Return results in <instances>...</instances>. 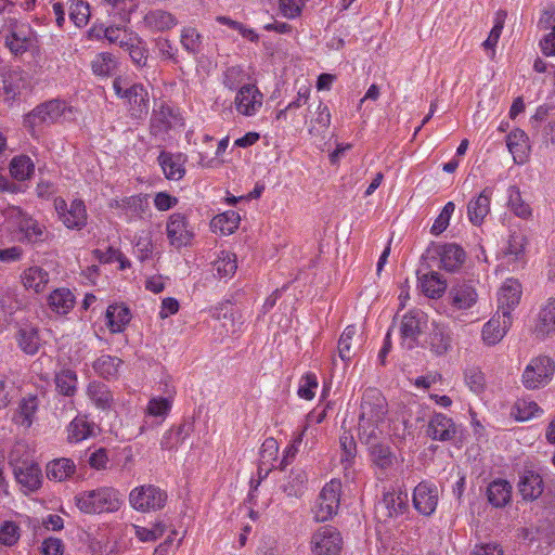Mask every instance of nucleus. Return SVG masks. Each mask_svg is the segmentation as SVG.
I'll list each match as a JSON object with an SVG mask.
<instances>
[{
  "label": "nucleus",
  "mask_w": 555,
  "mask_h": 555,
  "mask_svg": "<svg viewBox=\"0 0 555 555\" xmlns=\"http://www.w3.org/2000/svg\"><path fill=\"white\" fill-rule=\"evenodd\" d=\"M263 102V94L255 85L246 83L243 85L234 99L235 109L238 114L244 116L256 115Z\"/></svg>",
  "instance_id": "9d476101"
},
{
  "label": "nucleus",
  "mask_w": 555,
  "mask_h": 555,
  "mask_svg": "<svg viewBox=\"0 0 555 555\" xmlns=\"http://www.w3.org/2000/svg\"><path fill=\"white\" fill-rule=\"evenodd\" d=\"M54 207L59 219L69 230H81L87 224L88 214L81 199H74L68 205L65 199L59 197L54 201Z\"/></svg>",
  "instance_id": "6e6552de"
},
{
  "label": "nucleus",
  "mask_w": 555,
  "mask_h": 555,
  "mask_svg": "<svg viewBox=\"0 0 555 555\" xmlns=\"http://www.w3.org/2000/svg\"><path fill=\"white\" fill-rule=\"evenodd\" d=\"M142 24L151 33H165L178 25V18L163 9H153L145 13Z\"/></svg>",
  "instance_id": "f3484780"
},
{
  "label": "nucleus",
  "mask_w": 555,
  "mask_h": 555,
  "mask_svg": "<svg viewBox=\"0 0 555 555\" xmlns=\"http://www.w3.org/2000/svg\"><path fill=\"white\" fill-rule=\"evenodd\" d=\"M69 17L77 27H83L90 18V8L87 2L73 0L69 7Z\"/></svg>",
  "instance_id": "4d7b16f0"
},
{
  "label": "nucleus",
  "mask_w": 555,
  "mask_h": 555,
  "mask_svg": "<svg viewBox=\"0 0 555 555\" xmlns=\"http://www.w3.org/2000/svg\"><path fill=\"white\" fill-rule=\"evenodd\" d=\"M55 387L56 390L67 397H72L75 395L77 390V374L69 370L63 369L59 373L55 374Z\"/></svg>",
  "instance_id": "de8ad7c7"
},
{
  "label": "nucleus",
  "mask_w": 555,
  "mask_h": 555,
  "mask_svg": "<svg viewBox=\"0 0 555 555\" xmlns=\"http://www.w3.org/2000/svg\"><path fill=\"white\" fill-rule=\"evenodd\" d=\"M120 48L129 53L131 61L139 67H143L147 63L149 50L145 42L134 36H129L127 39L120 40Z\"/></svg>",
  "instance_id": "473e14b6"
},
{
  "label": "nucleus",
  "mask_w": 555,
  "mask_h": 555,
  "mask_svg": "<svg viewBox=\"0 0 555 555\" xmlns=\"http://www.w3.org/2000/svg\"><path fill=\"white\" fill-rule=\"evenodd\" d=\"M339 444L343 451L341 461L351 462L357 454V444L350 431L345 430L339 437Z\"/></svg>",
  "instance_id": "69168bd1"
},
{
  "label": "nucleus",
  "mask_w": 555,
  "mask_h": 555,
  "mask_svg": "<svg viewBox=\"0 0 555 555\" xmlns=\"http://www.w3.org/2000/svg\"><path fill=\"white\" fill-rule=\"evenodd\" d=\"M341 546V534L332 526H322L312 534L311 550L314 555H338Z\"/></svg>",
  "instance_id": "1a4fd4ad"
},
{
  "label": "nucleus",
  "mask_w": 555,
  "mask_h": 555,
  "mask_svg": "<svg viewBox=\"0 0 555 555\" xmlns=\"http://www.w3.org/2000/svg\"><path fill=\"white\" fill-rule=\"evenodd\" d=\"M437 254L440 257L441 268L449 272L457 271L466 258L464 249L454 243L438 246Z\"/></svg>",
  "instance_id": "393cba45"
},
{
  "label": "nucleus",
  "mask_w": 555,
  "mask_h": 555,
  "mask_svg": "<svg viewBox=\"0 0 555 555\" xmlns=\"http://www.w3.org/2000/svg\"><path fill=\"white\" fill-rule=\"evenodd\" d=\"M543 489L542 477L531 469H525L518 482V490L522 499L533 501L542 494Z\"/></svg>",
  "instance_id": "cd10ccee"
},
{
  "label": "nucleus",
  "mask_w": 555,
  "mask_h": 555,
  "mask_svg": "<svg viewBox=\"0 0 555 555\" xmlns=\"http://www.w3.org/2000/svg\"><path fill=\"white\" fill-rule=\"evenodd\" d=\"M456 434V426L452 418L442 413H436L431 416L427 435L438 441H449L454 438Z\"/></svg>",
  "instance_id": "412c9836"
},
{
  "label": "nucleus",
  "mask_w": 555,
  "mask_h": 555,
  "mask_svg": "<svg viewBox=\"0 0 555 555\" xmlns=\"http://www.w3.org/2000/svg\"><path fill=\"white\" fill-rule=\"evenodd\" d=\"M167 499V492L154 485L135 487L129 493L131 507L142 513L162 509L166 505Z\"/></svg>",
  "instance_id": "423d86ee"
},
{
  "label": "nucleus",
  "mask_w": 555,
  "mask_h": 555,
  "mask_svg": "<svg viewBox=\"0 0 555 555\" xmlns=\"http://www.w3.org/2000/svg\"><path fill=\"white\" fill-rule=\"evenodd\" d=\"M172 111L168 106H162L153 113L151 127L155 134L167 132L171 127Z\"/></svg>",
  "instance_id": "5fc2aeb1"
},
{
  "label": "nucleus",
  "mask_w": 555,
  "mask_h": 555,
  "mask_svg": "<svg viewBox=\"0 0 555 555\" xmlns=\"http://www.w3.org/2000/svg\"><path fill=\"white\" fill-rule=\"evenodd\" d=\"M318 388V380L314 374H306L298 388V396L306 400H311L314 397L315 389Z\"/></svg>",
  "instance_id": "774afa93"
},
{
  "label": "nucleus",
  "mask_w": 555,
  "mask_h": 555,
  "mask_svg": "<svg viewBox=\"0 0 555 555\" xmlns=\"http://www.w3.org/2000/svg\"><path fill=\"white\" fill-rule=\"evenodd\" d=\"M47 304L49 309L55 314L66 315L75 307L76 297L70 289L60 287L49 294Z\"/></svg>",
  "instance_id": "bb28decb"
},
{
  "label": "nucleus",
  "mask_w": 555,
  "mask_h": 555,
  "mask_svg": "<svg viewBox=\"0 0 555 555\" xmlns=\"http://www.w3.org/2000/svg\"><path fill=\"white\" fill-rule=\"evenodd\" d=\"M192 431V424L182 423L177 427H172L167 430L160 440V447L163 450H173L179 444L183 443L184 440L190 436Z\"/></svg>",
  "instance_id": "ea45409f"
},
{
  "label": "nucleus",
  "mask_w": 555,
  "mask_h": 555,
  "mask_svg": "<svg viewBox=\"0 0 555 555\" xmlns=\"http://www.w3.org/2000/svg\"><path fill=\"white\" fill-rule=\"evenodd\" d=\"M421 287L424 294L430 298H439L446 291L447 283L441 280L439 273L429 272L420 278Z\"/></svg>",
  "instance_id": "49530a36"
},
{
  "label": "nucleus",
  "mask_w": 555,
  "mask_h": 555,
  "mask_svg": "<svg viewBox=\"0 0 555 555\" xmlns=\"http://www.w3.org/2000/svg\"><path fill=\"white\" fill-rule=\"evenodd\" d=\"M240 215L236 211L229 210L220 214L211 220V227L215 230H219L222 234H232L240 224Z\"/></svg>",
  "instance_id": "3c124183"
},
{
  "label": "nucleus",
  "mask_w": 555,
  "mask_h": 555,
  "mask_svg": "<svg viewBox=\"0 0 555 555\" xmlns=\"http://www.w3.org/2000/svg\"><path fill=\"white\" fill-rule=\"evenodd\" d=\"M14 475L17 482L28 491H36L42 482V474L38 464L23 462L14 467Z\"/></svg>",
  "instance_id": "4be33fe9"
},
{
  "label": "nucleus",
  "mask_w": 555,
  "mask_h": 555,
  "mask_svg": "<svg viewBox=\"0 0 555 555\" xmlns=\"http://www.w3.org/2000/svg\"><path fill=\"white\" fill-rule=\"evenodd\" d=\"M245 77V72L241 66H231L223 73V85L230 90L240 89Z\"/></svg>",
  "instance_id": "680f3d73"
},
{
  "label": "nucleus",
  "mask_w": 555,
  "mask_h": 555,
  "mask_svg": "<svg viewBox=\"0 0 555 555\" xmlns=\"http://www.w3.org/2000/svg\"><path fill=\"white\" fill-rule=\"evenodd\" d=\"M76 472L73 460L67 457L55 459L47 464L46 474L50 480L64 481Z\"/></svg>",
  "instance_id": "72a5a7b5"
},
{
  "label": "nucleus",
  "mask_w": 555,
  "mask_h": 555,
  "mask_svg": "<svg viewBox=\"0 0 555 555\" xmlns=\"http://www.w3.org/2000/svg\"><path fill=\"white\" fill-rule=\"evenodd\" d=\"M506 144L515 163L524 164L527 160L530 145L528 135L524 130H513L506 138Z\"/></svg>",
  "instance_id": "c85d7f7f"
},
{
  "label": "nucleus",
  "mask_w": 555,
  "mask_h": 555,
  "mask_svg": "<svg viewBox=\"0 0 555 555\" xmlns=\"http://www.w3.org/2000/svg\"><path fill=\"white\" fill-rule=\"evenodd\" d=\"M166 232L170 244L176 248L189 245L193 238L186 217L179 212L169 217Z\"/></svg>",
  "instance_id": "4468645a"
},
{
  "label": "nucleus",
  "mask_w": 555,
  "mask_h": 555,
  "mask_svg": "<svg viewBox=\"0 0 555 555\" xmlns=\"http://www.w3.org/2000/svg\"><path fill=\"white\" fill-rule=\"evenodd\" d=\"M414 507L423 515H431L438 504V489L427 482L418 483L413 492Z\"/></svg>",
  "instance_id": "dca6fc26"
},
{
  "label": "nucleus",
  "mask_w": 555,
  "mask_h": 555,
  "mask_svg": "<svg viewBox=\"0 0 555 555\" xmlns=\"http://www.w3.org/2000/svg\"><path fill=\"white\" fill-rule=\"evenodd\" d=\"M72 112V107L65 101L59 99L46 101L25 115L24 126L34 134L36 128L56 124Z\"/></svg>",
  "instance_id": "20e7f679"
},
{
  "label": "nucleus",
  "mask_w": 555,
  "mask_h": 555,
  "mask_svg": "<svg viewBox=\"0 0 555 555\" xmlns=\"http://www.w3.org/2000/svg\"><path fill=\"white\" fill-rule=\"evenodd\" d=\"M87 393L92 402L102 410L109 409L113 402V395L105 384L92 382L89 384Z\"/></svg>",
  "instance_id": "a18cd8bd"
},
{
  "label": "nucleus",
  "mask_w": 555,
  "mask_h": 555,
  "mask_svg": "<svg viewBox=\"0 0 555 555\" xmlns=\"http://www.w3.org/2000/svg\"><path fill=\"white\" fill-rule=\"evenodd\" d=\"M18 347L27 354H36L40 348L38 328L31 325L20 327L16 334Z\"/></svg>",
  "instance_id": "f704fd0d"
},
{
  "label": "nucleus",
  "mask_w": 555,
  "mask_h": 555,
  "mask_svg": "<svg viewBox=\"0 0 555 555\" xmlns=\"http://www.w3.org/2000/svg\"><path fill=\"white\" fill-rule=\"evenodd\" d=\"M135 537L141 542H153L159 539L166 530V526L163 522H156L152 528H145L138 525H132Z\"/></svg>",
  "instance_id": "13d9d810"
},
{
  "label": "nucleus",
  "mask_w": 555,
  "mask_h": 555,
  "mask_svg": "<svg viewBox=\"0 0 555 555\" xmlns=\"http://www.w3.org/2000/svg\"><path fill=\"white\" fill-rule=\"evenodd\" d=\"M508 207L516 216L522 219L531 216V208L522 201L517 186H511L508 189Z\"/></svg>",
  "instance_id": "6e6d98bb"
},
{
  "label": "nucleus",
  "mask_w": 555,
  "mask_h": 555,
  "mask_svg": "<svg viewBox=\"0 0 555 555\" xmlns=\"http://www.w3.org/2000/svg\"><path fill=\"white\" fill-rule=\"evenodd\" d=\"M492 190L486 188L482 192L467 204V215L474 225H480L490 212Z\"/></svg>",
  "instance_id": "b1692460"
},
{
  "label": "nucleus",
  "mask_w": 555,
  "mask_h": 555,
  "mask_svg": "<svg viewBox=\"0 0 555 555\" xmlns=\"http://www.w3.org/2000/svg\"><path fill=\"white\" fill-rule=\"evenodd\" d=\"M521 286L516 280H507L498 293V309L502 317L511 318V311L519 304Z\"/></svg>",
  "instance_id": "a211bd4d"
},
{
  "label": "nucleus",
  "mask_w": 555,
  "mask_h": 555,
  "mask_svg": "<svg viewBox=\"0 0 555 555\" xmlns=\"http://www.w3.org/2000/svg\"><path fill=\"white\" fill-rule=\"evenodd\" d=\"M118 66L117 59L108 52H102L95 55L91 61V69L95 76L108 77L114 75Z\"/></svg>",
  "instance_id": "37998d69"
},
{
  "label": "nucleus",
  "mask_w": 555,
  "mask_h": 555,
  "mask_svg": "<svg viewBox=\"0 0 555 555\" xmlns=\"http://www.w3.org/2000/svg\"><path fill=\"white\" fill-rule=\"evenodd\" d=\"M555 362L546 356L533 358L525 367L521 383L527 389H539L545 387L553 378Z\"/></svg>",
  "instance_id": "39448f33"
},
{
  "label": "nucleus",
  "mask_w": 555,
  "mask_h": 555,
  "mask_svg": "<svg viewBox=\"0 0 555 555\" xmlns=\"http://www.w3.org/2000/svg\"><path fill=\"white\" fill-rule=\"evenodd\" d=\"M515 408L517 410L516 418L518 421H528L542 413L541 408L534 401L519 400Z\"/></svg>",
  "instance_id": "0e129e2a"
},
{
  "label": "nucleus",
  "mask_w": 555,
  "mask_h": 555,
  "mask_svg": "<svg viewBox=\"0 0 555 555\" xmlns=\"http://www.w3.org/2000/svg\"><path fill=\"white\" fill-rule=\"evenodd\" d=\"M21 537L20 527L11 520H5L0 525V543L5 546H13Z\"/></svg>",
  "instance_id": "bf43d9fd"
},
{
  "label": "nucleus",
  "mask_w": 555,
  "mask_h": 555,
  "mask_svg": "<svg viewBox=\"0 0 555 555\" xmlns=\"http://www.w3.org/2000/svg\"><path fill=\"white\" fill-rule=\"evenodd\" d=\"M380 437L382 436H376L374 440L363 443L369 447L370 455L374 464L386 469L392 465L393 454L387 444L379 442Z\"/></svg>",
  "instance_id": "e433bc0d"
},
{
  "label": "nucleus",
  "mask_w": 555,
  "mask_h": 555,
  "mask_svg": "<svg viewBox=\"0 0 555 555\" xmlns=\"http://www.w3.org/2000/svg\"><path fill=\"white\" fill-rule=\"evenodd\" d=\"M212 267L220 279L230 278L237 269L236 255L231 251L222 250L212 262Z\"/></svg>",
  "instance_id": "09e8293b"
},
{
  "label": "nucleus",
  "mask_w": 555,
  "mask_h": 555,
  "mask_svg": "<svg viewBox=\"0 0 555 555\" xmlns=\"http://www.w3.org/2000/svg\"><path fill=\"white\" fill-rule=\"evenodd\" d=\"M512 325V319L503 317L501 322L499 319L492 318L482 327V339L488 345H495L506 334Z\"/></svg>",
  "instance_id": "2f4dec72"
},
{
  "label": "nucleus",
  "mask_w": 555,
  "mask_h": 555,
  "mask_svg": "<svg viewBox=\"0 0 555 555\" xmlns=\"http://www.w3.org/2000/svg\"><path fill=\"white\" fill-rule=\"evenodd\" d=\"M78 509L85 514L115 513L124 503L121 493L113 487H99L75 496Z\"/></svg>",
  "instance_id": "f03ea898"
},
{
  "label": "nucleus",
  "mask_w": 555,
  "mask_h": 555,
  "mask_svg": "<svg viewBox=\"0 0 555 555\" xmlns=\"http://www.w3.org/2000/svg\"><path fill=\"white\" fill-rule=\"evenodd\" d=\"M95 435V425L90 423L86 416L75 417L67 427V439L69 442H80Z\"/></svg>",
  "instance_id": "c9c22d12"
},
{
  "label": "nucleus",
  "mask_w": 555,
  "mask_h": 555,
  "mask_svg": "<svg viewBox=\"0 0 555 555\" xmlns=\"http://www.w3.org/2000/svg\"><path fill=\"white\" fill-rule=\"evenodd\" d=\"M506 16L507 14L505 11H499L496 13L494 26L492 27L488 38L482 43L485 49H493L496 46L504 27Z\"/></svg>",
  "instance_id": "e2e57ef3"
},
{
  "label": "nucleus",
  "mask_w": 555,
  "mask_h": 555,
  "mask_svg": "<svg viewBox=\"0 0 555 555\" xmlns=\"http://www.w3.org/2000/svg\"><path fill=\"white\" fill-rule=\"evenodd\" d=\"M408 508V493L386 492L375 506V514L379 521L403 514Z\"/></svg>",
  "instance_id": "9b49d317"
},
{
  "label": "nucleus",
  "mask_w": 555,
  "mask_h": 555,
  "mask_svg": "<svg viewBox=\"0 0 555 555\" xmlns=\"http://www.w3.org/2000/svg\"><path fill=\"white\" fill-rule=\"evenodd\" d=\"M38 410L37 396L29 395L22 399L18 410L14 415V422L20 426L29 428L34 422L35 414Z\"/></svg>",
  "instance_id": "4c0bfd02"
},
{
  "label": "nucleus",
  "mask_w": 555,
  "mask_h": 555,
  "mask_svg": "<svg viewBox=\"0 0 555 555\" xmlns=\"http://www.w3.org/2000/svg\"><path fill=\"white\" fill-rule=\"evenodd\" d=\"M427 324V314L420 309H414L405 313L401 321L400 333L404 339H411L413 341L423 332V328Z\"/></svg>",
  "instance_id": "5701e85b"
},
{
  "label": "nucleus",
  "mask_w": 555,
  "mask_h": 555,
  "mask_svg": "<svg viewBox=\"0 0 555 555\" xmlns=\"http://www.w3.org/2000/svg\"><path fill=\"white\" fill-rule=\"evenodd\" d=\"M308 480L307 474L301 468L292 469L286 481L281 486L283 492L291 498H299L304 493Z\"/></svg>",
  "instance_id": "79ce46f5"
},
{
  "label": "nucleus",
  "mask_w": 555,
  "mask_h": 555,
  "mask_svg": "<svg viewBox=\"0 0 555 555\" xmlns=\"http://www.w3.org/2000/svg\"><path fill=\"white\" fill-rule=\"evenodd\" d=\"M357 328L354 325H349L345 328L338 340L337 349L340 359L345 362L350 361L357 351V344L354 343V336Z\"/></svg>",
  "instance_id": "c03bdc74"
},
{
  "label": "nucleus",
  "mask_w": 555,
  "mask_h": 555,
  "mask_svg": "<svg viewBox=\"0 0 555 555\" xmlns=\"http://www.w3.org/2000/svg\"><path fill=\"white\" fill-rule=\"evenodd\" d=\"M126 100L129 105L131 118L142 119L149 113V92L140 83H134L126 89Z\"/></svg>",
  "instance_id": "6ab92c4d"
},
{
  "label": "nucleus",
  "mask_w": 555,
  "mask_h": 555,
  "mask_svg": "<svg viewBox=\"0 0 555 555\" xmlns=\"http://www.w3.org/2000/svg\"><path fill=\"white\" fill-rule=\"evenodd\" d=\"M3 90L8 98L14 99L23 87L22 73L18 70L9 72L2 80Z\"/></svg>",
  "instance_id": "052dcab7"
},
{
  "label": "nucleus",
  "mask_w": 555,
  "mask_h": 555,
  "mask_svg": "<svg viewBox=\"0 0 555 555\" xmlns=\"http://www.w3.org/2000/svg\"><path fill=\"white\" fill-rule=\"evenodd\" d=\"M3 29L5 31L4 46L15 56L23 55L37 47L36 33L28 23L20 22L16 18H8Z\"/></svg>",
  "instance_id": "7ed1b4c3"
},
{
  "label": "nucleus",
  "mask_w": 555,
  "mask_h": 555,
  "mask_svg": "<svg viewBox=\"0 0 555 555\" xmlns=\"http://www.w3.org/2000/svg\"><path fill=\"white\" fill-rule=\"evenodd\" d=\"M278 452V441L273 438L266 439L260 450V461L262 465L269 464L273 466L272 462L276 461Z\"/></svg>",
  "instance_id": "338daca9"
},
{
  "label": "nucleus",
  "mask_w": 555,
  "mask_h": 555,
  "mask_svg": "<svg viewBox=\"0 0 555 555\" xmlns=\"http://www.w3.org/2000/svg\"><path fill=\"white\" fill-rule=\"evenodd\" d=\"M21 280L26 289L40 294L46 289L50 281V276L49 272L44 269L33 266L23 271Z\"/></svg>",
  "instance_id": "c756f323"
},
{
  "label": "nucleus",
  "mask_w": 555,
  "mask_h": 555,
  "mask_svg": "<svg viewBox=\"0 0 555 555\" xmlns=\"http://www.w3.org/2000/svg\"><path fill=\"white\" fill-rule=\"evenodd\" d=\"M488 502L493 507H504L512 498V486L507 480L496 479L487 488Z\"/></svg>",
  "instance_id": "7c9ffc66"
},
{
  "label": "nucleus",
  "mask_w": 555,
  "mask_h": 555,
  "mask_svg": "<svg viewBox=\"0 0 555 555\" xmlns=\"http://www.w3.org/2000/svg\"><path fill=\"white\" fill-rule=\"evenodd\" d=\"M340 489L341 483L336 479H332L323 487L312 508L317 521H326L336 513L339 506Z\"/></svg>",
  "instance_id": "0eeeda50"
},
{
  "label": "nucleus",
  "mask_w": 555,
  "mask_h": 555,
  "mask_svg": "<svg viewBox=\"0 0 555 555\" xmlns=\"http://www.w3.org/2000/svg\"><path fill=\"white\" fill-rule=\"evenodd\" d=\"M157 160L168 180L179 181L184 177V164L186 162L184 154L162 151Z\"/></svg>",
  "instance_id": "aec40b11"
},
{
  "label": "nucleus",
  "mask_w": 555,
  "mask_h": 555,
  "mask_svg": "<svg viewBox=\"0 0 555 555\" xmlns=\"http://www.w3.org/2000/svg\"><path fill=\"white\" fill-rule=\"evenodd\" d=\"M388 404L377 388H366L361 398L358 435L361 442H370L382 436Z\"/></svg>",
  "instance_id": "f257e3e1"
},
{
  "label": "nucleus",
  "mask_w": 555,
  "mask_h": 555,
  "mask_svg": "<svg viewBox=\"0 0 555 555\" xmlns=\"http://www.w3.org/2000/svg\"><path fill=\"white\" fill-rule=\"evenodd\" d=\"M526 237L519 232H514L509 235L507 246L505 248V257L509 262H516L524 258L525 255Z\"/></svg>",
  "instance_id": "603ef678"
},
{
  "label": "nucleus",
  "mask_w": 555,
  "mask_h": 555,
  "mask_svg": "<svg viewBox=\"0 0 555 555\" xmlns=\"http://www.w3.org/2000/svg\"><path fill=\"white\" fill-rule=\"evenodd\" d=\"M202 35L194 27H184L181 30L180 43L185 51L197 54L202 50Z\"/></svg>",
  "instance_id": "864d4df0"
},
{
  "label": "nucleus",
  "mask_w": 555,
  "mask_h": 555,
  "mask_svg": "<svg viewBox=\"0 0 555 555\" xmlns=\"http://www.w3.org/2000/svg\"><path fill=\"white\" fill-rule=\"evenodd\" d=\"M35 171V165L30 157L26 155L15 156L10 164V173L18 181H25L31 177Z\"/></svg>",
  "instance_id": "8fccbe9b"
},
{
  "label": "nucleus",
  "mask_w": 555,
  "mask_h": 555,
  "mask_svg": "<svg viewBox=\"0 0 555 555\" xmlns=\"http://www.w3.org/2000/svg\"><path fill=\"white\" fill-rule=\"evenodd\" d=\"M130 311L122 305H111L106 310L107 325L112 333H120L130 321Z\"/></svg>",
  "instance_id": "58836bf2"
},
{
  "label": "nucleus",
  "mask_w": 555,
  "mask_h": 555,
  "mask_svg": "<svg viewBox=\"0 0 555 555\" xmlns=\"http://www.w3.org/2000/svg\"><path fill=\"white\" fill-rule=\"evenodd\" d=\"M11 217L18 218V229L24 240L29 243L37 244L48 240L49 233L43 224L25 215L21 208L12 207L10 209Z\"/></svg>",
  "instance_id": "f8f14e48"
},
{
  "label": "nucleus",
  "mask_w": 555,
  "mask_h": 555,
  "mask_svg": "<svg viewBox=\"0 0 555 555\" xmlns=\"http://www.w3.org/2000/svg\"><path fill=\"white\" fill-rule=\"evenodd\" d=\"M454 337L449 325L434 322L428 334L427 345L429 350L440 357L450 352L453 348Z\"/></svg>",
  "instance_id": "ddd939ff"
},
{
  "label": "nucleus",
  "mask_w": 555,
  "mask_h": 555,
  "mask_svg": "<svg viewBox=\"0 0 555 555\" xmlns=\"http://www.w3.org/2000/svg\"><path fill=\"white\" fill-rule=\"evenodd\" d=\"M448 299L452 308L467 310L476 305L478 294L470 282H456L450 288Z\"/></svg>",
  "instance_id": "2eb2a0df"
},
{
  "label": "nucleus",
  "mask_w": 555,
  "mask_h": 555,
  "mask_svg": "<svg viewBox=\"0 0 555 555\" xmlns=\"http://www.w3.org/2000/svg\"><path fill=\"white\" fill-rule=\"evenodd\" d=\"M122 361L109 354H102L92 364L93 370L98 375L105 379H113L118 376L119 367Z\"/></svg>",
  "instance_id": "a19ab883"
},
{
  "label": "nucleus",
  "mask_w": 555,
  "mask_h": 555,
  "mask_svg": "<svg viewBox=\"0 0 555 555\" xmlns=\"http://www.w3.org/2000/svg\"><path fill=\"white\" fill-rule=\"evenodd\" d=\"M555 333V298H548L541 307L534 325V334L545 338Z\"/></svg>",
  "instance_id": "a878e982"
}]
</instances>
